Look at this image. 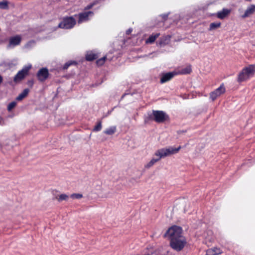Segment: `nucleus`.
Instances as JSON below:
<instances>
[{
    "mask_svg": "<svg viewBox=\"0 0 255 255\" xmlns=\"http://www.w3.org/2000/svg\"><path fill=\"white\" fill-rule=\"evenodd\" d=\"M132 31V28H129L128 29L127 31H126V33L127 34H130L131 31Z\"/></svg>",
    "mask_w": 255,
    "mask_h": 255,
    "instance_id": "obj_34",
    "label": "nucleus"
},
{
    "mask_svg": "<svg viewBox=\"0 0 255 255\" xmlns=\"http://www.w3.org/2000/svg\"><path fill=\"white\" fill-rule=\"evenodd\" d=\"M154 121L157 123H162L169 119V116L163 111H154Z\"/></svg>",
    "mask_w": 255,
    "mask_h": 255,
    "instance_id": "obj_7",
    "label": "nucleus"
},
{
    "mask_svg": "<svg viewBox=\"0 0 255 255\" xmlns=\"http://www.w3.org/2000/svg\"><path fill=\"white\" fill-rule=\"evenodd\" d=\"M29 91V90L27 88L24 89L23 91L16 97V100L17 101L22 100L23 98L27 96Z\"/></svg>",
    "mask_w": 255,
    "mask_h": 255,
    "instance_id": "obj_18",
    "label": "nucleus"
},
{
    "mask_svg": "<svg viewBox=\"0 0 255 255\" xmlns=\"http://www.w3.org/2000/svg\"><path fill=\"white\" fill-rule=\"evenodd\" d=\"M0 8L5 9L8 8V3L7 1H0Z\"/></svg>",
    "mask_w": 255,
    "mask_h": 255,
    "instance_id": "obj_28",
    "label": "nucleus"
},
{
    "mask_svg": "<svg viewBox=\"0 0 255 255\" xmlns=\"http://www.w3.org/2000/svg\"><path fill=\"white\" fill-rule=\"evenodd\" d=\"M191 71V66L190 65H188L185 68H182L180 71V73L181 74H188L190 73Z\"/></svg>",
    "mask_w": 255,
    "mask_h": 255,
    "instance_id": "obj_21",
    "label": "nucleus"
},
{
    "mask_svg": "<svg viewBox=\"0 0 255 255\" xmlns=\"http://www.w3.org/2000/svg\"><path fill=\"white\" fill-rule=\"evenodd\" d=\"M76 23V21L73 16H64L57 27L64 29H70L74 27Z\"/></svg>",
    "mask_w": 255,
    "mask_h": 255,
    "instance_id": "obj_4",
    "label": "nucleus"
},
{
    "mask_svg": "<svg viewBox=\"0 0 255 255\" xmlns=\"http://www.w3.org/2000/svg\"><path fill=\"white\" fill-rule=\"evenodd\" d=\"M168 15H169L168 13H164V14L160 15L158 17L161 18L162 22H164L165 21H166L167 19Z\"/></svg>",
    "mask_w": 255,
    "mask_h": 255,
    "instance_id": "obj_30",
    "label": "nucleus"
},
{
    "mask_svg": "<svg viewBox=\"0 0 255 255\" xmlns=\"http://www.w3.org/2000/svg\"><path fill=\"white\" fill-rule=\"evenodd\" d=\"M31 68V65H25L22 69L19 71L15 75L13 81L15 82L22 80L28 74L29 70Z\"/></svg>",
    "mask_w": 255,
    "mask_h": 255,
    "instance_id": "obj_6",
    "label": "nucleus"
},
{
    "mask_svg": "<svg viewBox=\"0 0 255 255\" xmlns=\"http://www.w3.org/2000/svg\"><path fill=\"white\" fill-rule=\"evenodd\" d=\"M231 10L227 8H223L222 10L219 11L217 13V16L220 19H224L230 13Z\"/></svg>",
    "mask_w": 255,
    "mask_h": 255,
    "instance_id": "obj_15",
    "label": "nucleus"
},
{
    "mask_svg": "<svg viewBox=\"0 0 255 255\" xmlns=\"http://www.w3.org/2000/svg\"><path fill=\"white\" fill-rule=\"evenodd\" d=\"M255 12V5L252 4L249 6L245 10L244 14L242 15L243 18L250 16Z\"/></svg>",
    "mask_w": 255,
    "mask_h": 255,
    "instance_id": "obj_14",
    "label": "nucleus"
},
{
    "mask_svg": "<svg viewBox=\"0 0 255 255\" xmlns=\"http://www.w3.org/2000/svg\"><path fill=\"white\" fill-rule=\"evenodd\" d=\"M255 73V65H250L244 68L238 75V81L242 82L253 77Z\"/></svg>",
    "mask_w": 255,
    "mask_h": 255,
    "instance_id": "obj_2",
    "label": "nucleus"
},
{
    "mask_svg": "<svg viewBox=\"0 0 255 255\" xmlns=\"http://www.w3.org/2000/svg\"><path fill=\"white\" fill-rule=\"evenodd\" d=\"M187 243L185 238L180 237L179 238H174L170 242V247L175 251L180 252L183 250Z\"/></svg>",
    "mask_w": 255,
    "mask_h": 255,
    "instance_id": "obj_5",
    "label": "nucleus"
},
{
    "mask_svg": "<svg viewBox=\"0 0 255 255\" xmlns=\"http://www.w3.org/2000/svg\"><path fill=\"white\" fill-rule=\"evenodd\" d=\"M21 38L19 35H16L10 37L9 40V43L7 46L8 49L14 47L19 45L21 42Z\"/></svg>",
    "mask_w": 255,
    "mask_h": 255,
    "instance_id": "obj_12",
    "label": "nucleus"
},
{
    "mask_svg": "<svg viewBox=\"0 0 255 255\" xmlns=\"http://www.w3.org/2000/svg\"><path fill=\"white\" fill-rule=\"evenodd\" d=\"M156 55V53H154H154H150V54H148V55H145V56H151V55Z\"/></svg>",
    "mask_w": 255,
    "mask_h": 255,
    "instance_id": "obj_36",
    "label": "nucleus"
},
{
    "mask_svg": "<svg viewBox=\"0 0 255 255\" xmlns=\"http://www.w3.org/2000/svg\"><path fill=\"white\" fill-rule=\"evenodd\" d=\"M116 126H111L107 128L104 132L107 135H113L116 131Z\"/></svg>",
    "mask_w": 255,
    "mask_h": 255,
    "instance_id": "obj_20",
    "label": "nucleus"
},
{
    "mask_svg": "<svg viewBox=\"0 0 255 255\" xmlns=\"http://www.w3.org/2000/svg\"><path fill=\"white\" fill-rule=\"evenodd\" d=\"M221 26V22H212L210 24L209 30L215 29Z\"/></svg>",
    "mask_w": 255,
    "mask_h": 255,
    "instance_id": "obj_22",
    "label": "nucleus"
},
{
    "mask_svg": "<svg viewBox=\"0 0 255 255\" xmlns=\"http://www.w3.org/2000/svg\"><path fill=\"white\" fill-rule=\"evenodd\" d=\"M182 231L181 227L174 225L168 229L164 234V237L169 238L170 241H171L174 238L178 239L183 237Z\"/></svg>",
    "mask_w": 255,
    "mask_h": 255,
    "instance_id": "obj_3",
    "label": "nucleus"
},
{
    "mask_svg": "<svg viewBox=\"0 0 255 255\" xmlns=\"http://www.w3.org/2000/svg\"><path fill=\"white\" fill-rule=\"evenodd\" d=\"M94 13L92 11H87L80 12L78 14V23H81L84 22L88 21L90 20V17L94 16ZM75 16H77V14L74 15Z\"/></svg>",
    "mask_w": 255,
    "mask_h": 255,
    "instance_id": "obj_8",
    "label": "nucleus"
},
{
    "mask_svg": "<svg viewBox=\"0 0 255 255\" xmlns=\"http://www.w3.org/2000/svg\"><path fill=\"white\" fill-rule=\"evenodd\" d=\"M154 111L153 110L152 113L150 112H148L146 115L144 116V120L145 123H148L149 121H154Z\"/></svg>",
    "mask_w": 255,
    "mask_h": 255,
    "instance_id": "obj_17",
    "label": "nucleus"
},
{
    "mask_svg": "<svg viewBox=\"0 0 255 255\" xmlns=\"http://www.w3.org/2000/svg\"><path fill=\"white\" fill-rule=\"evenodd\" d=\"M16 105V102L13 101L10 103L7 106V110L10 111L13 108H14Z\"/></svg>",
    "mask_w": 255,
    "mask_h": 255,
    "instance_id": "obj_27",
    "label": "nucleus"
},
{
    "mask_svg": "<svg viewBox=\"0 0 255 255\" xmlns=\"http://www.w3.org/2000/svg\"><path fill=\"white\" fill-rule=\"evenodd\" d=\"M223 253L221 249L219 248L214 247L208 249L206 251V255H219Z\"/></svg>",
    "mask_w": 255,
    "mask_h": 255,
    "instance_id": "obj_13",
    "label": "nucleus"
},
{
    "mask_svg": "<svg viewBox=\"0 0 255 255\" xmlns=\"http://www.w3.org/2000/svg\"><path fill=\"white\" fill-rule=\"evenodd\" d=\"M100 1L101 0H95L93 2H92V3L93 4V5L95 6V5L99 3L100 2Z\"/></svg>",
    "mask_w": 255,
    "mask_h": 255,
    "instance_id": "obj_33",
    "label": "nucleus"
},
{
    "mask_svg": "<svg viewBox=\"0 0 255 255\" xmlns=\"http://www.w3.org/2000/svg\"><path fill=\"white\" fill-rule=\"evenodd\" d=\"M177 74L175 72H170L168 73H163L161 74L160 82L163 84L170 80L174 76Z\"/></svg>",
    "mask_w": 255,
    "mask_h": 255,
    "instance_id": "obj_11",
    "label": "nucleus"
},
{
    "mask_svg": "<svg viewBox=\"0 0 255 255\" xmlns=\"http://www.w3.org/2000/svg\"><path fill=\"white\" fill-rule=\"evenodd\" d=\"M107 58V57L106 56H104L103 57L100 58V59H99L97 60L96 61V63H97V64L98 65V66H102V65L104 64V63H105V59Z\"/></svg>",
    "mask_w": 255,
    "mask_h": 255,
    "instance_id": "obj_24",
    "label": "nucleus"
},
{
    "mask_svg": "<svg viewBox=\"0 0 255 255\" xmlns=\"http://www.w3.org/2000/svg\"><path fill=\"white\" fill-rule=\"evenodd\" d=\"M77 62L75 61H69L64 64L63 66V69H67L70 66L72 65H76Z\"/></svg>",
    "mask_w": 255,
    "mask_h": 255,
    "instance_id": "obj_23",
    "label": "nucleus"
},
{
    "mask_svg": "<svg viewBox=\"0 0 255 255\" xmlns=\"http://www.w3.org/2000/svg\"><path fill=\"white\" fill-rule=\"evenodd\" d=\"M68 199V196L65 194H62L59 196L58 200V201H61L63 200H67Z\"/></svg>",
    "mask_w": 255,
    "mask_h": 255,
    "instance_id": "obj_29",
    "label": "nucleus"
},
{
    "mask_svg": "<svg viewBox=\"0 0 255 255\" xmlns=\"http://www.w3.org/2000/svg\"><path fill=\"white\" fill-rule=\"evenodd\" d=\"M99 56L97 53H96L94 51H90L87 52L86 55V59L87 61H91L98 58Z\"/></svg>",
    "mask_w": 255,
    "mask_h": 255,
    "instance_id": "obj_16",
    "label": "nucleus"
},
{
    "mask_svg": "<svg viewBox=\"0 0 255 255\" xmlns=\"http://www.w3.org/2000/svg\"><path fill=\"white\" fill-rule=\"evenodd\" d=\"M82 197H83L82 194H80V193H73L70 195V197L73 199H79L82 198Z\"/></svg>",
    "mask_w": 255,
    "mask_h": 255,
    "instance_id": "obj_26",
    "label": "nucleus"
},
{
    "mask_svg": "<svg viewBox=\"0 0 255 255\" xmlns=\"http://www.w3.org/2000/svg\"><path fill=\"white\" fill-rule=\"evenodd\" d=\"M180 148L181 146H179L177 148L169 146L167 148H162L157 150L155 152V155L157 156V158H153L148 163L145 165V168H149L161 158L177 153Z\"/></svg>",
    "mask_w": 255,
    "mask_h": 255,
    "instance_id": "obj_1",
    "label": "nucleus"
},
{
    "mask_svg": "<svg viewBox=\"0 0 255 255\" xmlns=\"http://www.w3.org/2000/svg\"><path fill=\"white\" fill-rule=\"evenodd\" d=\"M115 107H115L114 108H113V109H112L111 110L108 111V112H107V113L105 115H104V116H103V118H105V117H106L108 116L109 115H110L112 113V112L113 111V110H114V109L115 108Z\"/></svg>",
    "mask_w": 255,
    "mask_h": 255,
    "instance_id": "obj_32",
    "label": "nucleus"
},
{
    "mask_svg": "<svg viewBox=\"0 0 255 255\" xmlns=\"http://www.w3.org/2000/svg\"><path fill=\"white\" fill-rule=\"evenodd\" d=\"M94 6L93 4H92V3H89V4H88L84 8V10H89V9H91Z\"/></svg>",
    "mask_w": 255,
    "mask_h": 255,
    "instance_id": "obj_31",
    "label": "nucleus"
},
{
    "mask_svg": "<svg viewBox=\"0 0 255 255\" xmlns=\"http://www.w3.org/2000/svg\"><path fill=\"white\" fill-rule=\"evenodd\" d=\"M102 129V122L100 121L98 122L97 125L95 126L93 131H100Z\"/></svg>",
    "mask_w": 255,
    "mask_h": 255,
    "instance_id": "obj_25",
    "label": "nucleus"
},
{
    "mask_svg": "<svg viewBox=\"0 0 255 255\" xmlns=\"http://www.w3.org/2000/svg\"><path fill=\"white\" fill-rule=\"evenodd\" d=\"M3 80L2 77L0 75V84L2 83Z\"/></svg>",
    "mask_w": 255,
    "mask_h": 255,
    "instance_id": "obj_37",
    "label": "nucleus"
},
{
    "mask_svg": "<svg viewBox=\"0 0 255 255\" xmlns=\"http://www.w3.org/2000/svg\"><path fill=\"white\" fill-rule=\"evenodd\" d=\"M225 88L223 84H222L219 87L212 92L210 95V98L213 101L219 96L225 92Z\"/></svg>",
    "mask_w": 255,
    "mask_h": 255,
    "instance_id": "obj_10",
    "label": "nucleus"
},
{
    "mask_svg": "<svg viewBox=\"0 0 255 255\" xmlns=\"http://www.w3.org/2000/svg\"><path fill=\"white\" fill-rule=\"evenodd\" d=\"M159 33L152 34L149 36V37L146 40V43L151 44L153 43L155 39L159 36Z\"/></svg>",
    "mask_w": 255,
    "mask_h": 255,
    "instance_id": "obj_19",
    "label": "nucleus"
},
{
    "mask_svg": "<svg viewBox=\"0 0 255 255\" xmlns=\"http://www.w3.org/2000/svg\"><path fill=\"white\" fill-rule=\"evenodd\" d=\"M128 94H127V93H125L124 95H122V96L121 97V98L120 99V101L122 100L124 97H125L126 95H128Z\"/></svg>",
    "mask_w": 255,
    "mask_h": 255,
    "instance_id": "obj_35",
    "label": "nucleus"
},
{
    "mask_svg": "<svg viewBox=\"0 0 255 255\" xmlns=\"http://www.w3.org/2000/svg\"><path fill=\"white\" fill-rule=\"evenodd\" d=\"M49 75L48 70L46 67L40 69L36 74L38 80L41 82H44L48 77Z\"/></svg>",
    "mask_w": 255,
    "mask_h": 255,
    "instance_id": "obj_9",
    "label": "nucleus"
}]
</instances>
